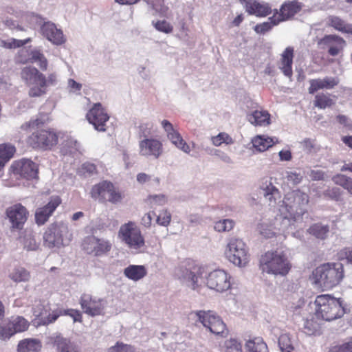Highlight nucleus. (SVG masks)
<instances>
[{
  "instance_id": "nucleus-34",
  "label": "nucleus",
  "mask_w": 352,
  "mask_h": 352,
  "mask_svg": "<svg viewBox=\"0 0 352 352\" xmlns=\"http://www.w3.org/2000/svg\"><path fill=\"white\" fill-rule=\"evenodd\" d=\"M245 346L248 352H269L267 344L261 337L248 340Z\"/></svg>"
},
{
  "instance_id": "nucleus-13",
  "label": "nucleus",
  "mask_w": 352,
  "mask_h": 352,
  "mask_svg": "<svg viewBox=\"0 0 352 352\" xmlns=\"http://www.w3.org/2000/svg\"><path fill=\"white\" fill-rule=\"evenodd\" d=\"M86 119L96 130L103 132L107 130L106 124L109 120V116L102 104L97 102L87 111Z\"/></svg>"
},
{
  "instance_id": "nucleus-58",
  "label": "nucleus",
  "mask_w": 352,
  "mask_h": 352,
  "mask_svg": "<svg viewBox=\"0 0 352 352\" xmlns=\"http://www.w3.org/2000/svg\"><path fill=\"white\" fill-rule=\"evenodd\" d=\"M309 176L314 181H320L324 179V173L320 170H313L311 171Z\"/></svg>"
},
{
  "instance_id": "nucleus-27",
  "label": "nucleus",
  "mask_w": 352,
  "mask_h": 352,
  "mask_svg": "<svg viewBox=\"0 0 352 352\" xmlns=\"http://www.w3.org/2000/svg\"><path fill=\"white\" fill-rule=\"evenodd\" d=\"M50 121V118L48 113L39 112L35 118H32L21 124L20 129L21 131L28 133L31 130L38 129L44 124H47Z\"/></svg>"
},
{
  "instance_id": "nucleus-7",
  "label": "nucleus",
  "mask_w": 352,
  "mask_h": 352,
  "mask_svg": "<svg viewBox=\"0 0 352 352\" xmlns=\"http://www.w3.org/2000/svg\"><path fill=\"white\" fill-rule=\"evenodd\" d=\"M36 129L26 138V143L30 146L33 148L50 150L58 144V136L53 129Z\"/></svg>"
},
{
  "instance_id": "nucleus-2",
  "label": "nucleus",
  "mask_w": 352,
  "mask_h": 352,
  "mask_svg": "<svg viewBox=\"0 0 352 352\" xmlns=\"http://www.w3.org/2000/svg\"><path fill=\"white\" fill-rule=\"evenodd\" d=\"M309 201V195L300 190L287 192L279 208V217L283 220H288L290 224L302 219L307 212L306 206Z\"/></svg>"
},
{
  "instance_id": "nucleus-61",
  "label": "nucleus",
  "mask_w": 352,
  "mask_h": 352,
  "mask_svg": "<svg viewBox=\"0 0 352 352\" xmlns=\"http://www.w3.org/2000/svg\"><path fill=\"white\" fill-rule=\"evenodd\" d=\"M302 177L296 173H290L287 175V179L294 184H299L302 181Z\"/></svg>"
},
{
  "instance_id": "nucleus-44",
  "label": "nucleus",
  "mask_w": 352,
  "mask_h": 352,
  "mask_svg": "<svg viewBox=\"0 0 352 352\" xmlns=\"http://www.w3.org/2000/svg\"><path fill=\"white\" fill-rule=\"evenodd\" d=\"M222 350L223 352H243L241 343L232 338L225 341Z\"/></svg>"
},
{
  "instance_id": "nucleus-15",
  "label": "nucleus",
  "mask_w": 352,
  "mask_h": 352,
  "mask_svg": "<svg viewBox=\"0 0 352 352\" xmlns=\"http://www.w3.org/2000/svg\"><path fill=\"white\" fill-rule=\"evenodd\" d=\"M79 304L84 313L89 316H100L104 312V304L103 300L91 294H82L79 300Z\"/></svg>"
},
{
  "instance_id": "nucleus-43",
  "label": "nucleus",
  "mask_w": 352,
  "mask_h": 352,
  "mask_svg": "<svg viewBox=\"0 0 352 352\" xmlns=\"http://www.w3.org/2000/svg\"><path fill=\"white\" fill-rule=\"evenodd\" d=\"M32 41L31 38H28L24 40H17L15 38H10L8 41H1V46L7 49L17 48L23 46L24 45Z\"/></svg>"
},
{
  "instance_id": "nucleus-32",
  "label": "nucleus",
  "mask_w": 352,
  "mask_h": 352,
  "mask_svg": "<svg viewBox=\"0 0 352 352\" xmlns=\"http://www.w3.org/2000/svg\"><path fill=\"white\" fill-rule=\"evenodd\" d=\"M248 120L256 126H267L270 124V114L267 111L256 110L248 115Z\"/></svg>"
},
{
  "instance_id": "nucleus-51",
  "label": "nucleus",
  "mask_w": 352,
  "mask_h": 352,
  "mask_svg": "<svg viewBox=\"0 0 352 352\" xmlns=\"http://www.w3.org/2000/svg\"><path fill=\"white\" fill-rule=\"evenodd\" d=\"M170 221L171 214L167 210L161 211L156 219L157 223L164 227H167L170 224Z\"/></svg>"
},
{
  "instance_id": "nucleus-29",
  "label": "nucleus",
  "mask_w": 352,
  "mask_h": 352,
  "mask_svg": "<svg viewBox=\"0 0 352 352\" xmlns=\"http://www.w3.org/2000/svg\"><path fill=\"white\" fill-rule=\"evenodd\" d=\"M277 142L276 138H270L265 135H258L252 139L253 146L260 152L265 151Z\"/></svg>"
},
{
  "instance_id": "nucleus-45",
  "label": "nucleus",
  "mask_w": 352,
  "mask_h": 352,
  "mask_svg": "<svg viewBox=\"0 0 352 352\" xmlns=\"http://www.w3.org/2000/svg\"><path fill=\"white\" fill-rule=\"evenodd\" d=\"M30 273L23 268H17L10 274V278L15 282H25L30 279Z\"/></svg>"
},
{
  "instance_id": "nucleus-28",
  "label": "nucleus",
  "mask_w": 352,
  "mask_h": 352,
  "mask_svg": "<svg viewBox=\"0 0 352 352\" xmlns=\"http://www.w3.org/2000/svg\"><path fill=\"white\" fill-rule=\"evenodd\" d=\"M264 197L268 201L269 205L275 206L277 199L280 198V193L278 189L274 186L271 182L263 183L261 186Z\"/></svg>"
},
{
  "instance_id": "nucleus-5",
  "label": "nucleus",
  "mask_w": 352,
  "mask_h": 352,
  "mask_svg": "<svg viewBox=\"0 0 352 352\" xmlns=\"http://www.w3.org/2000/svg\"><path fill=\"white\" fill-rule=\"evenodd\" d=\"M315 316L318 319L331 321L342 318L345 314L343 300L330 294L318 295L314 300Z\"/></svg>"
},
{
  "instance_id": "nucleus-35",
  "label": "nucleus",
  "mask_w": 352,
  "mask_h": 352,
  "mask_svg": "<svg viewBox=\"0 0 352 352\" xmlns=\"http://www.w3.org/2000/svg\"><path fill=\"white\" fill-rule=\"evenodd\" d=\"M315 315L307 318L303 326V331L309 335L319 334L321 329V323L318 321Z\"/></svg>"
},
{
  "instance_id": "nucleus-12",
  "label": "nucleus",
  "mask_w": 352,
  "mask_h": 352,
  "mask_svg": "<svg viewBox=\"0 0 352 352\" xmlns=\"http://www.w3.org/2000/svg\"><path fill=\"white\" fill-rule=\"evenodd\" d=\"M10 171L16 178L31 179L37 177L38 168L37 164L32 160L22 159L12 164Z\"/></svg>"
},
{
  "instance_id": "nucleus-53",
  "label": "nucleus",
  "mask_w": 352,
  "mask_h": 352,
  "mask_svg": "<svg viewBox=\"0 0 352 352\" xmlns=\"http://www.w3.org/2000/svg\"><path fill=\"white\" fill-rule=\"evenodd\" d=\"M15 333L13 331L12 327L10 322L6 325H0V339L2 340H8L14 335Z\"/></svg>"
},
{
  "instance_id": "nucleus-40",
  "label": "nucleus",
  "mask_w": 352,
  "mask_h": 352,
  "mask_svg": "<svg viewBox=\"0 0 352 352\" xmlns=\"http://www.w3.org/2000/svg\"><path fill=\"white\" fill-rule=\"evenodd\" d=\"M329 25L342 32L350 33L352 32L351 25L346 23L338 16H331L329 18Z\"/></svg>"
},
{
  "instance_id": "nucleus-26",
  "label": "nucleus",
  "mask_w": 352,
  "mask_h": 352,
  "mask_svg": "<svg viewBox=\"0 0 352 352\" xmlns=\"http://www.w3.org/2000/svg\"><path fill=\"white\" fill-rule=\"evenodd\" d=\"M301 5L297 1H287L283 3L280 8V13L276 18L282 22L293 17L301 10Z\"/></svg>"
},
{
  "instance_id": "nucleus-25",
  "label": "nucleus",
  "mask_w": 352,
  "mask_h": 352,
  "mask_svg": "<svg viewBox=\"0 0 352 352\" xmlns=\"http://www.w3.org/2000/svg\"><path fill=\"white\" fill-rule=\"evenodd\" d=\"M62 230L56 226L52 225L44 233L43 239L45 245L48 248H54L63 244Z\"/></svg>"
},
{
  "instance_id": "nucleus-8",
  "label": "nucleus",
  "mask_w": 352,
  "mask_h": 352,
  "mask_svg": "<svg viewBox=\"0 0 352 352\" xmlns=\"http://www.w3.org/2000/svg\"><path fill=\"white\" fill-rule=\"evenodd\" d=\"M91 197L99 202L118 204L122 201V195L113 184L109 181H102L92 186Z\"/></svg>"
},
{
  "instance_id": "nucleus-62",
  "label": "nucleus",
  "mask_w": 352,
  "mask_h": 352,
  "mask_svg": "<svg viewBox=\"0 0 352 352\" xmlns=\"http://www.w3.org/2000/svg\"><path fill=\"white\" fill-rule=\"evenodd\" d=\"M152 214L151 212L145 214L142 218V224L146 227L149 228L152 223Z\"/></svg>"
},
{
  "instance_id": "nucleus-21",
  "label": "nucleus",
  "mask_w": 352,
  "mask_h": 352,
  "mask_svg": "<svg viewBox=\"0 0 352 352\" xmlns=\"http://www.w3.org/2000/svg\"><path fill=\"white\" fill-rule=\"evenodd\" d=\"M309 87L308 92L314 94L320 90L333 89L340 83L338 77L325 76L323 78H314L309 80Z\"/></svg>"
},
{
  "instance_id": "nucleus-4",
  "label": "nucleus",
  "mask_w": 352,
  "mask_h": 352,
  "mask_svg": "<svg viewBox=\"0 0 352 352\" xmlns=\"http://www.w3.org/2000/svg\"><path fill=\"white\" fill-rule=\"evenodd\" d=\"M316 285L323 290L331 289L338 285L344 277V267L340 263H327L318 266L313 271Z\"/></svg>"
},
{
  "instance_id": "nucleus-37",
  "label": "nucleus",
  "mask_w": 352,
  "mask_h": 352,
  "mask_svg": "<svg viewBox=\"0 0 352 352\" xmlns=\"http://www.w3.org/2000/svg\"><path fill=\"white\" fill-rule=\"evenodd\" d=\"M280 23L279 21L276 18V14L268 18V21L258 23L254 28V30L258 34H264L270 32L274 26Z\"/></svg>"
},
{
  "instance_id": "nucleus-59",
  "label": "nucleus",
  "mask_w": 352,
  "mask_h": 352,
  "mask_svg": "<svg viewBox=\"0 0 352 352\" xmlns=\"http://www.w3.org/2000/svg\"><path fill=\"white\" fill-rule=\"evenodd\" d=\"M82 170L88 173L89 174H96L97 173V168L95 164L89 162H87L82 164Z\"/></svg>"
},
{
  "instance_id": "nucleus-52",
  "label": "nucleus",
  "mask_w": 352,
  "mask_h": 352,
  "mask_svg": "<svg viewBox=\"0 0 352 352\" xmlns=\"http://www.w3.org/2000/svg\"><path fill=\"white\" fill-rule=\"evenodd\" d=\"M108 352H134V348L130 344L118 342L108 349Z\"/></svg>"
},
{
  "instance_id": "nucleus-14",
  "label": "nucleus",
  "mask_w": 352,
  "mask_h": 352,
  "mask_svg": "<svg viewBox=\"0 0 352 352\" xmlns=\"http://www.w3.org/2000/svg\"><path fill=\"white\" fill-rule=\"evenodd\" d=\"M81 246L85 252L89 254H93L96 256L104 254L111 249V244L109 241L98 239L94 236L86 237Z\"/></svg>"
},
{
  "instance_id": "nucleus-23",
  "label": "nucleus",
  "mask_w": 352,
  "mask_h": 352,
  "mask_svg": "<svg viewBox=\"0 0 352 352\" xmlns=\"http://www.w3.org/2000/svg\"><path fill=\"white\" fill-rule=\"evenodd\" d=\"M294 56V50L293 47H287L280 54L278 67L282 73L289 78L293 76L292 65Z\"/></svg>"
},
{
  "instance_id": "nucleus-18",
  "label": "nucleus",
  "mask_w": 352,
  "mask_h": 352,
  "mask_svg": "<svg viewBox=\"0 0 352 352\" xmlns=\"http://www.w3.org/2000/svg\"><path fill=\"white\" fill-rule=\"evenodd\" d=\"M162 126L166 132L167 137L173 144L184 153H190V146L182 138L180 133L173 128V124L169 121L166 120H162Z\"/></svg>"
},
{
  "instance_id": "nucleus-19",
  "label": "nucleus",
  "mask_w": 352,
  "mask_h": 352,
  "mask_svg": "<svg viewBox=\"0 0 352 352\" xmlns=\"http://www.w3.org/2000/svg\"><path fill=\"white\" fill-rule=\"evenodd\" d=\"M6 214L12 227L20 229L27 220L28 212L21 204H17L8 208Z\"/></svg>"
},
{
  "instance_id": "nucleus-31",
  "label": "nucleus",
  "mask_w": 352,
  "mask_h": 352,
  "mask_svg": "<svg viewBox=\"0 0 352 352\" xmlns=\"http://www.w3.org/2000/svg\"><path fill=\"white\" fill-rule=\"evenodd\" d=\"M16 148L10 143L0 144V171L5 165L14 157Z\"/></svg>"
},
{
  "instance_id": "nucleus-24",
  "label": "nucleus",
  "mask_w": 352,
  "mask_h": 352,
  "mask_svg": "<svg viewBox=\"0 0 352 352\" xmlns=\"http://www.w3.org/2000/svg\"><path fill=\"white\" fill-rule=\"evenodd\" d=\"M243 3L246 12L250 15L265 17L272 12L267 3H261L255 0H243Z\"/></svg>"
},
{
  "instance_id": "nucleus-11",
  "label": "nucleus",
  "mask_w": 352,
  "mask_h": 352,
  "mask_svg": "<svg viewBox=\"0 0 352 352\" xmlns=\"http://www.w3.org/2000/svg\"><path fill=\"white\" fill-rule=\"evenodd\" d=\"M228 260L238 266H245L249 262V254L245 243L241 240L232 238L228 242L225 252Z\"/></svg>"
},
{
  "instance_id": "nucleus-6",
  "label": "nucleus",
  "mask_w": 352,
  "mask_h": 352,
  "mask_svg": "<svg viewBox=\"0 0 352 352\" xmlns=\"http://www.w3.org/2000/svg\"><path fill=\"white\" fill-rule=\"evenodd\" d=\"M262 270L267 274L286 276L292 268V264L286 255L278 251H268L260 260Z\"/></svg>"
},
{
  "instance_id": "nucleus-9",
  "label": "nucleus",
  "mask_w": 352,
  "mask_h": 352,
  "mask_svg": "<svg viewBox=\"0 0 352 352\" xmlns=\"http://www.w3.org/2000/svg\"><path fill=\"white\" fill-rule=\"evenodd\" d=\"M119 238L129 248L138 250L144 245V239L140 229L133 221L121 226L118 232Z\"/></svg>"
},
{
  "instance_id": "nucleus-38",
  "label": "nucleus",
  "mask_w": 352,
  "mask_h": 352,
  "mask_svg": "<svg viewBox=\"0 0 352 352\" xmlns=\"http://www.w3.org/2000/svg\"><path fill=\"white\" fill-rule=\"evenodd\" d=\"M334 104L333 100L327 93H319L315 96L314 105L319 109H326Z\"/></svg>"
},
{
  "instance_id": "nucleus-55",
  "label": "nucleus",
  "mask_w": 352,
  "mask_h": 352,
  "mask_svg": "<svg viewBox=\"0 0 352 352\" xmlns=\"http://www.w3.org/2000/svg\"><path fill=\"white\" fill-rule=\"evenodd\" d=\"M324 195L331 199L338 201L341 196L340 190L338 188H329L324 192Z\"/></svg>"
},
{
  "instance_id": "nucleus-36",
  "label": "nucleus",
  "mask_w": 352,
  "mask_h": 352,
  "mask_svg": "<svg viewBox=\"0 0 352 352\" xmlns=\"http://www.w3.org/2000/svg\"><path fill=\"white\" fill-rule=\"evenodd\" d=\"M57 352H82L81 348L67 338H60L56 341Z\"/></svg>"
},
{
  "instance_id": "nucleus-46",
  "label": "nucleus",
  "mask_w": 352,
  "mask_h": 352,
  "mask_svg": "<svg viewBox=\"0 0 352 352\" xmlns=\"http://www.w3.org/2000/svg\"><path fill=\"white\" fill-rule=\"evenodd\" d=\"M152 24L157 31L165 34H170L173 30V25L166 20L153 21Z\"/></svg>"
},
{
  "instance_id": "nucleus-10",
  "label": "nucleus",
  "mask_w": 352,
  "mask_h": 352,
  "mask_svg": "<svg viewBox=\"0 0 352 352\" xmlns=\"http://www.w3.org/2000/svg\"><path fill=\"white\" fill-rule=\"evenodd\" d=\"M199 322L215 335L226 337L228 330L222 319L213 311H197L195 312Z\"/></svg>"
},
{
  "instance_id": "nucleus-1",
  "label": "nucleus",
  "mask_w": 352,
  "mask_h": 352,
  "mask_svg": "<svg viewBox=\"0 0 352 352\" xmlns=\"http://www.w3.org/2000/svg\"><path fill=\"white\" fill-rule=\"evenodd\" d=\"M204 267L199 265H192L182 270L179 278L192 289L201 287L203 283L218 292H223L231 288V276L223 270H214L210 272L204 280Z\"/></svg>"
},
{
  "instance_id": "nucleus-64",
  "label": "nucleus",
  "mask_w": 352,
  "mask_h": 352,
  "mask_svg": "<svg viewBox=\"0 0 352 352\" xmlns=\"http://www.w3.org/2000/svg\"><path fill=\"white\" fill-rule=\"evenodd\" d=\"M343 254L347 262L352 264V248H345L343 250Z\"/></svg>"
},
{
  "instance_id": "nucleus-47",
  "label": "nucleus",
  "mask_w": 352,
  "mask_h": 352,
  "mask_svg": "<svg viewBox=\"0 0 352 352\" xmlns=\"http://www.w3.org/2000/svg\"><path fill=\"white\" fill-rule=\"evenodd\" d=\"M234 226V221L231 219H223L217 221L214 224V230L217 232H228Z\"/></svg>"
},
{
  "instance_id": "nucleus-3",
  "label": "nucleus",
  "mask_w": 352,
  "mask_h": 352,
  "mask_svg": "<svg viewBox=\"0 0 352 352\" xmlns=\"http://www.w3.org/2000/svg\"><path fill=\"white\" fill-rule=\"evenodd\" d=\"M21 78L30 87L28 94L32 98L41 97L47 93V87L56 81L55 74H50L47 78L36 67H25L21 72Z\"/></svg>"
},
{
  "instance_id": "nucleus-54",
  "label": "nucleus",
  "mask_w": 352,
  "mask_h": 352,
  "mask_svg": "<svg viewBox=\"0 0 352 352\" xmlns=\"http://www.w3.org/2000/svg\"><path fill=\"white\" fill-rule=\"evenodd\" d=\"M63 316H70L74 322H82V313L78 310L74 309H63Z\"/></svg>"
},
{
  "instance_id": "nucleus-33",
  "label": "nucleus",
  "mask_w": 352,
  "mask_h": 352,
  "mask_svg": "<svg viewBox=\"0 0 352 352\" xmlns=\"http://www.w3.org/2000/svg\"><path fill=\"white\" fill-rule=\"evenodd\" d=\"M41 346V342L37 339H24L19 342L17 352H39Z\"/></svg>"
},
{
  "instance_id": "nucleus-22",
  "label": "nucleus",
  "mask_w": 352,
  "mask_h": 352,
  "mask_svg": "<svg viewBox=\"0 0 352 352\" xmlns=\"http://www.w3.org/2000/svg\"><path fill=\"white\" fill-rule=\"evenodd\" d=\"M41 32L43 36L53 44L59 45L65 41L62 30L58 29L53 23H44L41 27Z\"/></svg>"
},
{
  "instance_id": "nucleus-60",
  "label": "nucleus",
  "mask_w": 352,
  "mask_h": 352,
  "mask_svg": "<svg viewBox=\"0 0 352 352\" xmlns=\"http://www.w3.org/2000/svg\"><path fill=\"white\" fill-rule=\"evenodd\" d=\"M31 58L30 59L31 63L38 62L41 60L43 57H44V54L38 50H34L31 52Z\"/></svg>"
},
{
  "instance_id": "nucleus-57",
  "label": "nucleus",
  "mask_w": 352,
  "mask_h": 352,
  "mask_svg": "<svg viewBox=\"0 0 352 352\" xmlns=\"http://www.w3.org/2000/svg\"><path fill=\"white\" fill-rule=\"evenodd\" d=\"M334 349L335 352H352V341L337 346Z\"/></svg>"
},
{
  "instance_id": "nucleus-50",
  "label": "nucleus",
  "mask_w": 352,
  "mask_h": 352,
  "mask_svg": "<svg viewBox=\"0 0 352 352\" xmlns=\"http://www.w3.org/2000/svg\"><path fill=\"white\" fill-rule=\"evenodd\" d=\"M138 128L140 135L145 138L154 133L153 124L151 122H142L139 125Z\"/></svg>"
},
{
  "instance_id": "nucleus-17",
  "label": "nucleus",
  "mask_w": 352,
  "mask_h": 352,
  "mask_svg": "<svg viewBox=\"0 0 352 352\" xmlns=\"http://www.w3.org/2000/svg\"><path fill=\"white\" fill-rule=\"evenodd\" d=\"M61 199L58 196L52 197L47 204L36 209L35 221L38 225H43L47 222L54 212L61 204Z\"/></svg>"
},
{
  "instance_id": "nucleus-48",
  "label": "nucleus",
  "mask_w": 352,
  "mask_h": 352,
  "mask_svg": "<svg viewBox=\"0 0 352 352\" xmlns=\"http://www.w3.org/2000/svg\"><path fill=\"white\" fill-rule=\"evenodd\" d=\"M212 142L216 146H221L223 143L230 144L233 143L232 138L226 133H220L212 138Z\"/></svg>"
},
{
  "instance_id": "nucleus-42",
  "label": "nucleus",
  "mask_w": 352,
  "mask_h": 352,
  "mask_svg": "<svg viewBox=\"0 0 352 352\" xmlns=\"http://www.w3.org/2000/svg\"><path fill=\"white\" fill-rule=\"evenodd\" d=\"M9 322L15 333L26 331L30 326L29 322L21 316H17L13 318L10 320Z\"/></svg>"
},
{
  "instance_id": "nucleus-56",
  "label": "nucleus",
  "mask_w": 352,
  "mask_h": 352,
  "mask_svg": "<svg viewBox=\"0 0 352 352\" xmlns=\"http://www.w3.org/2000/svg\"><path fill=\"white\" fill-rule=\"evenodd\" d=\"M60 316H63V309H58L52 311L51 313L48 314L47 317L44 318V324H50L55 322L58 317Z\"/></svg>"
},
{
  "instance_id": "nucleus-63",
  "label": "nucleus",
  "mask_w": 352,
  "mask_h": 352,
  "mask_svg": "<svg viewBox=\"0 0 352 352\" xmlns=\"http://www.w3.org/2000/svg\"><path fill=\"white\" fill-rule=\"evenodd\" d=\"M150 179L151 176L144 173H140L137 175V181L141 184L150 181Z\"/></svg>"
},
{
  "instance_id": "nucleus-41",
  "label": "nucleus",
  "mask_w": 352,
  "mask_h": 352,
  "mask_svg": "<svg viewBox=\"0 0 352 352\" xmlns=\"http://www.w3.org/2000/svg\"><path fill=\"white\" fill-rule=\"evenodd\" d=\"M332 180L336 185L342 186L349 193L352 194V178L345 175L337 174L332 177Z\"/></svg>"
},
{
  "instance_id": "nucleus-30",
  "label": "nucleus",
  "mask_w": 352,
  "mask_h": 352,
  "mask_svg": "<svg viewBox=\"0 0 352 352\" xmlns=\"http://www.w3.org/2000/svg\"><path fill=\"white\" fill-rule=\"evenodd\" d=\"M124 276L130 280L138 281L147 274V270L144 265H130L124 270Z\"/></svg>"
},
{
  "instance_id": "nucleus-39",
  "label": "nucleus",
  "mask_w": 352,
  "mask_h": 352,
  "mask_svg": "<svg viewBox=\"0 0 352 352\" xmlns=\"http://www.w3.org/2000/svg\"><path fill=\"white\" fill-rule=\"evenodd\" d=\"M308 232L317 239H324L329 232V227L328 225L316 223L309 227Z\"/></svg>"
},
{
  "instance_id": "nucleus-16",
  "label": "nucleus",
  "mask_w": 352,
  "mask_h": 352,
  "mask_svg": "<svg viewBox=\"0 0 352 352\" xmlns=\"http://www.w3.org/2000/svg\"><path fill=\"white\" fill-rule=\"evenodd\" d=\"M163 152V144L158 139L146 138L139 142V153L142 156L158 159Z\"/></svg>"
},
{
  "instance_id": "nucleus-49",
  "label": "nucleus",
  "mask_w": 352,
  "mask_h": 352,
  "mask_svg": "<svg viewBox=\"0 0 352 352\" xmlns=\"http://www.w3.org/2000/svg\"><path fill=\"white\" fill-rule=\"evenodd\" d=\"M147 201H148L151 208H155L157 206L165 205L167 202V199L163 195H156L149 196Z\"/></svg>"
},
{
  "instance_id": "nucleus-20",
  "label": "nucleus",
  "mask_w": 352,
  "mask_h": 352,
  "mask_svg": "<svg viewBox=\"0 0 352 352\" xmlns=\"http://www.w3.org/2000/svg\"><path fill=\"white\" fill-rule=\"evenodd\" d=\"M344 40L336 35H325L318 40L317 44L321 48L328 47V53L333 56L339 54L344 45Z\"/></svg>"
}]
</instances>
